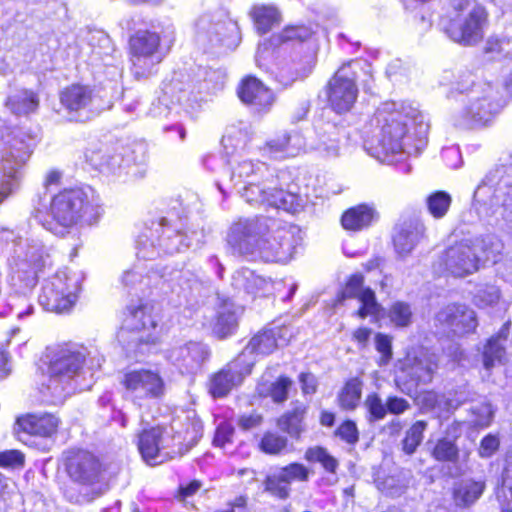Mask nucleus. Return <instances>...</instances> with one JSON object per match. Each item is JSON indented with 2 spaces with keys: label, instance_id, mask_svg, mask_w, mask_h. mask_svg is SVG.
Masks as SVG:
<instances>
[{
  "label": "nucleus",
  "instance_id": "f257e3e1",
  "mask_svg": "<svg viewBox=\"0 0 512 512\" xmlns=\"http://www.w3.org/2000/svg\"><path fill=\"white\" fill-rule=\"evenodd\" d=\"M371 139L365 142L380 157L411 154L426 144L428 124L412 103L388 101L382 103L370 120Z\"/></svg>",
  "mask_w": 512,
  "mask_h": 512
},
{
  "label": "nucleus",
  "instance_id": "f03ea898",
  "mask_svg": "<svg viewBox=\"0 0 512 512\" xmlns=\"http://www.w3.org/2000/svg\"><path fill=\"white\" fill-rule=\"evenodd\" d=\"M292 234L273 218L239 219L229 229L227 243L235 253L266 262H287L294 247Z\"/></svg>",
  "mask_w": 512,
  "mask_h": 512
},
{
  "label": "nucleus",
  "instance_id": "7ed1b4c3",
  "mask_svg": "<svg viewBox=\"0 0 512 512\" xmlns=\"http://www.w3.org/2000/svg\"><path fill=\"white\" fill-rule=\"evenodd\" d=\"M201 430L199 422L189 423L185 431L175 430V423L170 430L160 426L143 429L138 435V450L145 462L158 465L186 453L201 437Z\"/></svg>",
  "mask_w": 512,
  "mask_h": 512
},
{
  "label": "nucleus",
  "instance_id": "20e7f679",
  "mask_svg": "<svg viewBox=\"0 0 512 512\" xmlns=\"http://www.w3.org/2000/svg\"><path fill=\"white\" fill-rule=\"evenodd\" d=\"M85 359V349L76 346L61 347L54 352L40 390L46 401L62 404L68 396L83 389L79 378Z\"/></svg>",
  "mask_w": 512,
  "mask_h": 512
},
{
  "label": "nucleus",
  "instance_id": "39448f33",
  "mask_svg": "<svg viewBox=\"0 0 512 512\" xmlns=\"http://www.w3.org/2000/svg\"><path fill=\"white\" fill-rule=\"evenodd\" d=\"M175 40L172 24L153 26L152 30L140 29L129 39L130 71L137 80H145L156 73L158 65Z\"/></svg>",
  "mask_w": 512,
  "mask_h": 512
},
{
  "label": "nucleus",
  "instance_id": "423d86ee",
  "mask_svg": "<svg viewBox=\"0 0 512 512\" xmlns=\"http://www.w3.org/2000/svg\"><path fill=\"white\" fill-rule=\"evenodd\" d=\"M159 316L155 305L140 302L129 305L123 325L118 332V341L129 354L143 353V347L155 343L158 338Z\"/></svg>",
  "mask_w": 512,
  "mask_h": 512
},
{
  "label": "nucleus",
  "instance_id": "0eeeda50",
  "mask_svg": "<svg viewBox=\"0 0 512 512\" xmlns=\"http://www.w3.org/2000/svg\"><path fill=\"white\" fill-rule=\"evenodd\" d=\"M0 240L13 245V280L23 282L22 287L30 290L37 282L38 272L49 258L44 246L35 239L15 237L13 231L6 229L0 230Z\"/></svg>",
  "mask_w": 512,
  "mask_h": 512
},
{
  "label": "nucleus",
  "instance_id": "6e6552de",
  "mask_svg": "<svg viewBox=\"0 0 512 512\" xmlns=\"http://www.w3.org/2000/svg\"><path fill=\"white\" fill-rule=\"evenodd\" d=\"M86 160L100 172L127 181L142 178L145 174L147 149L144 144H136L123 152L89 150Z\"/></svg>",
  "mask_w": 512,
  "mask_h": 512
},
{
  "label": "nucleus",
  "instance_id": "1a4fd4ad",
  "mask_svg": "<svg viewBox=\"0 0 512 512\" xmlns=\"http://www.w3.org/2000/svg\"><path fill=\"white\" fill-rule=\"evenodd\" d=\"M453 15L443 22V29L456 43L471 46L478 43L484 35L487 22L485 8L474 0H453Z\"/></svg>",
  "mask_w": 512,
  "mask_h": 512
},
{
  "label": "nucleus",
  "instance_id": "9d476101",
  "mask_svg": "<svg viewBox=\"0 0 512 512\" xmlns=\"http://www.w3.org/2000/svg\"><path fill=\"white\" fill-rule=\"evenodd\" d=\"M32 139L15 128L0 139V203L13 191L17 173L29 159Z\"/></svg>",
  "mask_w": 512,
  "mask_h": 512
},
{
  "label": "nucleus",
  "instance_id": "9b49d317",
  "mask_svg": "<svg viewBox=\"0 0 512 512\" xmlns=\"http://www.w3.org/2000/svg\"><path fill=\"white\" fill-rule=\"evenodd\" d=\"M157 235V246L147 234H143L137 241V256L142 259H154L162 250L165 254H174L188 249L194 242L198 243L203 237L202 231L182 232L170 226L167 218H161L151 232Z\"/></svg>",
  "mask_w": 512,
  "mask_h": 512
},
{
  "label": "nucleus",
  "instance_id": "f8f14e48",
  "mask_svg": "<svg viewBox=\"0 0 512 512\" xmlns=\"http://www.w3.org/2000/svg\"><path fill=\"white\" fill-rule=\"evenodd\" d=\"M84 276L67 268L48 278L39 296L40 304L47 311L64 313L71 310L78 299Z\"/></svg>",
  "mask_w": 512,
  "mask_h": 512
},
{
  "label": "nucleus",
  "instance_id": "ddd939ff",
  "mask_svg": "<svg viewBox=\"0 0 512 512\" xmlns=\"http://www.w3.org/2000/svg\"><path fill=\"white\" fill-rule=\"evenodd\" d=\"M50 211L54 221L62 228L71 227L79 220L91 224L99 215L97 206L82 189L67 190L56 195Z\"/></svg>",
  "mask_w": 512,
  "mask_h": 512
},
{
  "label": "nucleus",
  "instance_id": "4468645a",
  "mask_svg": "<svg viewBox=\"0 0 512 512\" xmlns=\"http://www.w3.org/2000/svg\"><path fill=\"white\" fill-rule=\"evenodd\" d=\"M437 370L438 358L434 353L427 350L408 353L401 362L398 387L406 395L413 396L419 386L432 382Z\"/></svg>",
  "mask_w": 512,
  "mask_h": 512
},
{
  "label": "nucleus",
  "instance_id": "2eb2a0df",
  "mask_svg": "<svg viewBox=\"0 0 512 512\" xmlns=\"http://www.w3.org/2000/svg\"><path fill=\"white\" fill-rule=\"evenodd\" d=\"M357 66H359L357 61L343 64L327 84L328 104L338 114L350 111L357 100L358 87L355 69Z\"/></svg>",
  "mask_w": 512,
  "mask_h": 512
},
{
  "label": "nucleus",
  "instance_id": "dca6fc26",
  "mask_svg": "<svg viewBox=\"0 0 512 512\" xmlns=\"http://www.w3.org/2000/svg\"><path fill=\"white\" fill-rule=\"evenodd\" d=\"M60 103L69 121L85 122L98 114L100 108L94 89L72 84L60 93Z\"/></svg>",
  "mask_w": 512,
  "mask_h": 512
},
{
  "label": "nucleus",
  "instance_id": "f3484780",
  "mask_svg": "<svg viewBox=\"0 0 512 512\" xmlns=\"http://www.w3.org/2000/svg\"><path fill=\"white\" fill-rule=\"evenodd\" d=\"M463 107L454 116V125L462 128H476L487 125L495 113L496 105L491 102L478 86L463 100Z\"/></svg>",
  "mask_w": 512,
  "mask_h": 512
},
{
  "label": "nucleus",
  "instance_id": "a211bd4d",
  "mask_svg": "<svg viewBox=\"0 0 512 512\" xmlns=\"http://www.w3.org/2000/svg\"><path fill=\"white\" fill-rule=\"evenodd\" d=\"M121 383L129 398L139 407L143 400L160 398L165 390L162 377L150 369L130 370L124 374Z\"/></svg>",
  "mask_w": 512,
  "mask_h": 512
},
{
  "label": "nucleus",
  "instance_id": "6ab92c4d",
  "mask_svg": "<svg viewBox=\"0 0 512 512\" xmlns=\"http://www.w3.org/2000/svg\"><path fill=\"white\" fill-rule=\"evenodd\" d=\"M244 185L241 196L251 205L267 204L291 213L297 212L301 207L299 197L294 193L275 190V192L268 194L266 189L269 187H267L265 182L260 183V181Z\"/></svg>",
  "mask_w": 512,
  "mask_h": 512
},
{
  "label": "nucleus",
  "instance_id": "aec40b11",
  "mask_svg": "<svg viewBox=\"0 0 512 512\" xmlns=\"http://www.w3.org/2000/svg\"><path fill=\"white\" fill-rule=\"evenodd\" d=\"M65 469L74 482L82 485L97 483L101 475L99 459L86 450L71 449L65 453Z\"/></svg>",
  "mask_w": 512,
  "mask_h": 512
},
{
  "label": "nucleus",
  "instance_id": "412c9836",
  "mask_svg": "<svg viewBox=\"0 0 512 512\" xmlns=\"http://www.w3.org/2000/svg\"><path fill=\"white\" fill-rule=\"evenodd\" d=\"M438 272H447L455 277H465L478 270L479 258L468 243H458L447 248L439 258Z\"/></svg>",
  "mask_w": 512,
  "mask_h": 512
},
{
  "label": "nucleus",
  "instance_id": "4be33fe9",
  "mask_svg": "<svg viewBox=\"0 0 512 512\" xmlns=\"http://www.w3.org/2000/svg\"><path fill=\"white\" fill-rule=\"evenodd\" d=\"M290 337V330L286 327L264 329L251 338L238 356L243 357L245 363H250L252 370L256 362V355L271 354L277 347L286 345Z\"/></svg>",
  "mask_w": 512,
  "mask_h": 512
},
{
  "label": "nucleus",
  "instance_id": "5701e85b",
  "mask_svg": "<svg viewBox=\"0 0 512 512\" xmlns=\"http://www.w3.org/2000/svg\"><path fill=\"white\" fill-rule=\"evenodd\" d=\"M251 371L250 363H245L243 357L237 356L221 370L211 375L208 384L209 393L214 398L225 397L239 386Z\"/></svg>",
  "mask_w": 512,
  "mask_h": 512
},
{
  "label": "nucleus",
  "instance_id": "b1692460",
  "mask_svg": "<svg viewBox=\"0 0 512 512\" xmlns=\"http://www.w3.org/2000/svg\"><path fill=\"white\" fill-rule=\"evenodd\" d=\"M210 350L204 343L190 341L173 347L166 352V358L182 373L193 374L199 371L208 360Z\"/></svg>",
  "mask_w": 512,
  "mask_h": 512
},
{
  "label": "nucleus",
  "instance_id": "393cba45",
  "mask_svg": "<svg viewBox=\"0 0 512 512\" xmlns=\"http://www.w3.org/2000/svg\"><path fill=\"white\" fill-rule=\"evenodd\" d=\"M435 321L459 335L472 332L477 326L475 312L460 304H450L441 309Z\"/></svg>",
  "mask_w": 512,
  "mask_h": 512
},
{
  "label": "nucleus",
  "instance_id": "a878e982",
  "mask_svg": "<svg viewBox=\"0 0 512 512\" xmlns=\"http://www.w3.org/2000/svg\"><path fill=\"white\" fill-rule=\"evenodd\" d=\"M364 277L362 274H353L343 289V298H357L361 302V307L356 314L364 319L368 316H378L381 311V305L377 302L375 293L370 288H364Z\"/></svg>",
  "mask_w": 512,
  "mask_h": 512
},
{
  "label": "nucleus",
  "instance_id": "bb28decb",
  "mask_svg": "<svg viewBox=\"0 0 512 512\" xmlns=\"http://www.w3.org/2000/svg\"><path fill=\"white\" fill-rule=\"evenodd\" d=\"M305 147V140L298 132H283L268 140L261 152L272 159H284L296 156Z\"/></svg>",
  "mask_w": 512,
  "mask_h": 512
},
{
  "label": "nucleus",
  "instance_id": "cd10ccee",
  "mask_svg": "<svg viewBox=\"0 0 512 512\" xmlns=\"http://www.w3.org/2000/svg\"><path fill=\"white\" fill-rule=\"evenodd\" d=\"M268 167L264 162L253 161L245 156L238 155L229 161V179L233 186L260 181Z\"/></svg>",
  "mask_w": 512,
  "mask_h": 512
},
{
  "label": "nucleus",
  "instance_id": "c85d7f7f",
  "mask_svg": "<svg viewBox=\"0 0 512 512\" xmlns=\"http://www.w3.org/2000/svg\"><path fill=\"white\" fill-rule=\"evenodd\" d=\"M238 95L243 103L258 112L268 110L274 102L272 92L261 81L251 76L241 82Z\"/></svg>",
  "mask_w": 512,
  "mask_h": 512
},
{
  "label": "nucleus",
  "instance_id": "c756f323",
  "mask_svg": "<svg viewBox=\"0 0 512 512\" xmlns=\"http://www.w3.org/2000/svg\"><path fill=\"white\" fill-rule=\"evenodd\" d=\"M486 488L485 481L464 478L456 482L452 490V498L456 507L465 509L473 506L482 496Z\"/></svg>",
  "mask_w": 512,
  "mask_h": 512
},
{
  "label": "nucleus",
  "instance_id": "7c9ffc66",
  "mask_svg": "<svg viewBox=\"0 0 512 512\" xmlns=\"http://www.w3.org/2000/svg\"><path fill=\"white\" fill-rule=\"evenodd\" d=\"M16 425L25 433L49 437L56 433L59 419L53 414H30L20 417L16 421Z\"/></svg>",
  "mask_w": 512,
  "mask_h": 512
},
{
  "label": "nucleus",
  "instance_id": "2f4dec72",
  "mask_svg": "<svg viewBox=\"0 0 512 512\" xmlns=\"http://www.w3.org/2000/svg\"><path fill=\"white\" fill-rule=\"evenodd\" d=\"M509 335V323L503 325L497 335L491 337L483 350V365L486 370H491L496 365L504 364L506 352L503 342Z\"/></svg>",
  "mask_w": 512,
  "mask_h": 512
},
{
  "label": "nucleus",
  "instance_id": "473e14b6",
  "mask_svg": "<svg viewBox=\"0 0 512 512\" xmlns=\"http://www.w3.org/2000/svg\"><path fill=\"white\" fill-rule=\"evenodd\" d=\"M424 236V227L420 224H406L398 228L393 242L397 254L406 257Z\"/></svg>",
  "mask_w": 512,
  "mask_h": 512
},
{
  "label": "nucleus",
  "instance_id": "72a5a7b5",
  "mask_svg": "<svg viewBox=\"0 0 512 512\" xmlns=\"http://www.w3.org/2000/svg\"><path fill=\"white\" fill-rule=\"evenodd\" d=\"M378 218L377 211L369 205L360 204L348 209L342 216L344 229L360 231L369 227Z\"/></svg>",
  "mask_w": 512,
  "mask_h": 512
},
{
  "label": "nucleus",
  "instance_id": "f704fd0d",
  "mask_svg": "<svg viewBox=\"0 0 512 512\" xmlns=\"http://www.w3.org/2000/svg\"><path fill=\"white\" fill-rule=\"evenodd\" d=\"M232 285L254 296L263 295L270 287V282L257 275L254 271L244 268L234 273Z\"/></svg>",
  "mask_w": 512,
  "mask_h": 512
},
{
  "label": "nucleus",
  "instance_id": "c9c22d12",
  "mask_svg": "<svg viewBox=\"0 0 512 512\" xmlns=\"http://www.w3.org/2000/svg\"><path fill=\"white\" fill-rule=\"evenodd\" d=\"M416 405H418L422 412H434L438 418L444 417L445 414L450 413L452 404L443 394H438L432 390L418 391L412 396Z\"/></svg>",
  "mask_w": 512,
  "mask_h": 512
},
{
  "label": "nucleus",
  "instance_id": "e433bc0d",
  "mask_svg": "<svg viewBox=\"0 0 512 512\" xmlns=\"http://www.w3.org/2000/svg\"><path fill=\"white\" fill-rule=\"evenodd\" d=\"M39 99L36 93L28 89H18L10 94L5 106L15 115H28L36 111Z\"/></svg>",
  "mask_w": 512,
  "mask_h": 512
},
{
  "label": "nucleus",
  "instance_id": "4c0bfd02",
  "mask_svg": "<svg viewBox=\"0 0 512 512\" xmlns=\"http://www.w3.org/2000/svg\"><path fill=\"white\" fill-rule=\"evenodd\" d=\"M292 383L289 377L280 376L274 382H259L256 391L261 397H270L275 403H283L288 399V392Z\"/></svg>",
  "mask_w": 512,
  "mask_h": 512
},
{
  "label": "nucleus",
  "instance_id": "58836bf2",
  "mask_svg": "<svg viewBox=\"0 0 512 512\" xmlns=\"http://www.w3.org/2000/svg\"><path fill=\"white\" fill-rule=\"evenodd\" d=\"M306 406L296 403L292 411L285 413L278 420L279 428L293 438H299L304 428L302 425Z\"/></svg>",
  "mask_w": 512,
  "mask_h": 512
},
{
  "label": "nucleus",
  "instance_id": "ea45409f",
  "mask_svg": "<svg viewBox=\"0 0 512 512\" xmlns=\"http://www.w3.org/2000/svg\"><path fill=\"white\" fill-rule=\"evenodd\" d=\"M237 310L231 303H225L218 311L213 326L214 333L220 338L231 334L237 325Z\"/></svg>",
  "mask_w": 512,
  "mask_h": 512
},
{
  "label": "nucleus",
  "instance_id": "a19ab883",
  "mask_svg": "<svg viewBox=\"0 0 512 512\" xmlns=\"http://www.w3.org/2000/svg\"><path fill=\"white\" fill-rule=\"evenodd\" d=\"M375 483L379 491L390 497L401 496L408 487V481L402 473L378 476Z\"/></svg>",
  "mask_w": 512,
  "mask_h": 512
},
{
  "label": "nucleus",
  "instance_id": "79ce46f5",
  "mask_svg": "<svg viewBox=\"0 0 512 512\" xmlns=\"http://www.w3.org/2000/svg\"><path fill=\"white\" fill-rule=\"evenodd\" d=\"M362 395V382L352 378L346 382L338 395V402L344 410H354L360 402Z\"/></svg>",
  "mask_w": 512,
  "mask_h": 512
},
{
  "label": "nucleus",
  "instance_id": "37998d69",
  "mask_svg": "<svg viewBox=\"0 0 512 512\" xmlns=\"http://www.w3.org/2000/svg\"><path fill=\"white\" fill-rule=\"evenodd\" d=\"M431 455L440 462L456 463L459 459V449L452 438L442 437L436 441Z\"/></svg>",
  "mask_w": 512,
  "mask_h": 512
},
{
  "label": "nucleus",
  "instance_id": "c03bdc74",
  "mask_svg": "<svg viewBox=\"0 0 512 512\" xmlns=\"http://www.w3.org/2000/svg\"><path fill=\"white\" fill-rule=\"evenodd\" d=\"M252 16L257 30L262 34L268 32L279 21V12L273 6H256Z\"/></svg>",
  "mask_w": 512,
  "mask_h": 512
},
{
  "label": "nucleus",
  "instance_id": "a18cd8bd",
  "mask_svg": "<svg viewBox=\"0 0 512 512\" xmlns=\"http://www.w3.org/2000/svg\"><path fill=\"white\" fill-rule=\"evenodd\" d=\"M451 203V195L445 191H435L426 198L427 209L435 219L443 218L449 211Z\"/></svg>",
  "mask_w": 512,
  "mask_h": 512
},
{
  "label": "nucleus",
  "instance_id": "49530a36",
  "mask_svg": "<svg viewBox=\"0 0 512 512\" xmlns=\"http://www.w3.org/2000/svg\"><path fill=\"white\" fill-rule=\"evenodd\" d=\"M283 480L291 485L293 482H307L312 471L302 463L293 462L276 470Z\"/></svg>",
  "mask_w": 512,
  "mask_h": 512
},
{
  "label": "nucleus",
  "instance_id": "de8ad7c7",
  "mask_svg": "<svg viewBox=\"0 0 512 512\" xmlns=\"http://www.w3.org/2000/svg\"><path fill=\"white\" fill-rule=\"evenodd\" d=\"M427 422L424 420L416 421L406 432L402 441L403 451L411 455L423 440V433L427 428Z\"/></svg>",
  "mask_w": 512,
  "mask_h": 512
},
{
  "label": "nucleus",
  "instance_id": "09e8293b",
  "mask_svg": "<svg viewBox=\"0 0 512 512\" xmlns=\"http://www.w3.org/2000/svg\"><path fill=\"white\" fill-rule=\"evenodd\" d=\"M304 458L308 462L320 463L330 473H335L338 468V461L325 448L319 446L308 448Z\"/></svg>",
  "mask_w": 512,
  "mask_h": 512
},
{
  "label": "nucleus",
  "instance_id": "8fccbe9b",
  "mask_svg": "<svg viewBox=\"0 0 512 512\" xmlns=\"http://www.w3.org/2000/svg\"><path fill=\"white\" fill-rule=\"evenodd\" d=\"M388 318L396 327H406L410 325L412 319L410 305L401 301L393 303L389 308Z\"/></svg>",
  "mask_w": 512,
  "mask_h": 512
},
{
  "label": "nucleus",
  "instance_id": "3c124183",
  "mask_svg": "<svg viewBox=\"0 0 512 512\" xmlns=\"http://www.w3.org/2000/svg\"><path fill=\"white\" fill-rule=\"evenodd\" d=\"M264 485L267 492L279 499L284 500L290 496V485L283 480L277 471L266 477Z\"/></svg>",
  "mask_w": 512,
  "mask_h": 512
},
{
  "label": "nucleus",
  "instance_id": "603ef678",
  "mask_svg": "<svg viewBox=\"0 0 512 512\" xmlns=\"http://www.w3.org/2000/svg\"><path fill=\"white\" fill-rule=\"evenodd\" d=\"M288 440L274 432H267L260 441V449L266 454L277 455L287 447Z\"/></svg>",
  "mask_w": 512,
  "mask_h": 512
},
{
  "label": "nucleus",
  "instance_id": "864d4df0",
  "mask_svg": "<svg viewBox=\"0 0 512 512\" xmlns=\"http://www.w3.org/2000/svg\"><path fill=\"white\" fill-rule=\"evenodd\" d=\"M8 306L18 319L22 320L31 316L34 312L33 305L29 302L25 294H12L8 299Z\"/></svg>",
  "mask_w": 512,
  "mask_h": 512
},
{
  "label": "nucleus",
  "instance_id": "5fc2aeb1",
  "mask_svg": "<svg viewBox=\"0 0 512 512\" xmlns=\"http://www.w3.org/2000/svg\"><path fill=\"white\" fill-rule=\"evenodd\" d=\"M485 53L491 54V58L512 56V41L507 38L491 37L485 45Z\"/></svg>",
  "mask_w": 512,
  "mask_h": 512
},
{
  "label": "nucleus",
  "instance_id": "6e6d98bb",
  "mask_svg": "<svg viewBox=\"0 0 512 512\" xmlns=\"http://www.w3.org/2000/svg\"><path fill=\"white\" fill-rule=\"evenodd\" d=\"M276 70V78L284 86L291 85L295 80L305 77L308 73L300 70L294 64L287 63H277Z\"/></svg>",
  "mask_w": 512,
  "mask_h": 512
},
{
  "label": "nucleus",
  "instance_id": "4d7b16f0",
  "mask_svg": "<svg viewBox=\"0 0 512 512\" xmlns=\"http://www.w3.org/2000/svg\"><path fill=\"white\" fill-rule=\"evenodd\" d=\"M364 406L369 413L370 422L382 420L387 414L386 403H383L377 393L367 395Z\"/></svg>",
  "mask_w": 512,
  "mask_h": 512
},
{
  "label": "nucleus",
  "instance_id": "13d9d810",
  "mask_svg": "<svg viewBox=\"0 0 512 512\" xmlns=\"http://www.w3.org/2000/svg\"><path fill=\"white\" fill-rule=\"evenodd\" d=\"M142 272H143V268L140 267L139 265L135 266L131 270L125 271L121 278L122 284L126 288H131V289L132 288L142 289L143 286H148L150 283L149 276L144 277L142 275Z\"/></svg>",
  "mask_w": 512,
  "mask_h": 512
},
{
  "label": "nucleus",
  "instance_id": "bf43d9fd",
  "mask_svg": "<svg viewBox=\"0 0 512 512\" xmlns=\"http://www.w3.org/2000/svg\"><path fill=\"white\" fill-rule=\"evenodd\" d=\"M375 348L380 354L379 364L381 366L387 365L393 356L392 337L383 333H377L375 335Z\"/></svg>",
  "mask_w": 512,
  "mask_h": 512
},
{
  "label": "nucleus",
  "instance_id": "052dcab7",
  "mask_svg": "<svg viewBox=\"0 0 512 512\" xmlns=\"http://www.w3.org/2000/svg\"><path fill=\"white\" fill-rule=\"evenodd\" d=\"M472 414L475 418L472 420L474 426L487 427L491 423L493 417V409L491 404L483 402L471 408Z\"/></svg>",
  "mask_w": 512,
  "mask_h": 512
},
{
  "label": "nucleus",
  "instance_id": "680f3d73",
  "mask_svg": "<svg viewBox=\"0 0 512 512\" xmlns=\"http://www.w3.org/2000/svg\"><path fill=\"white\" fill-rule=\"evenodd\" d=\"M499 298V289L493 285H486L485 287L480 288L475 295V304L484 308L497 303Z\"/></svg>",
  "mask_w": 512,
  "mask_h": 512
},
{
  "label": "nucleus",
  "instance_id": "e2e57ef3",
  "mask_svg": "<svg viewBox=\"0 0 512 512\" xmlns=\"http://www.w3.org/2000/svg\"><path fill=\"white\" fill-rule=\"evenodd\" d=\"M453 77V72L445 71L442 76L441 84L451 85L455 90L459 91L460 93H463L468 91L469 87L474 83L471 74L459 76V79L456 82L452 81Z\"/></svg>",
  "mask_w": 512,
  "mask_h": 512
},
{
  "label": "nucleus",
  "instance_id": "0e129e2a",
  "mask_svg": "<svg viewBox=\"0 0 512 512\" xmlns=\"http://www.w3.org/2000/svg\"><path fill=\"white\" fill-rule=\"evenodd\" d=\"M336 435L339 436L343 441L351 445L357 443L359 439L357 426L351 420H347L344 423H342L338 427Z\"/></svg>",
  "mask_w": 512,
  "mask_h": 512
},
{
  "label": "nucleus",
  "instance_id": "69168bd1",
  "mask_svg": "<svg viewBox=\"0 0 512 512\" xmlns=\"http://www.w3.org/2000/svg\"><path fill=\"white\" fill-rule=\"evenodd\" d=\"M24 464V455L18 450H7L0 453V466L17 468Z\"/></svg>",
  "mask_w": 512,
  "mask_h": 512
},
{
  "label": "nucleus",
  "instance_id": "338daca9",
  "mask_svg": "<svg viewBox=\"0 0 512 512\" xmlns=\"http://www.w3.org/2000/svg\"><path fill=\"white\" fill-rule=\"evenodd\" d=\"M234 433V428L229 423H221L216 429L213 443L215 446L224 447L231 441Z\"/></svg>",
  "mask_w": 512,
  "mask_h": 512
},
{
  "label": "nucleus",
  "instance_id": "774afa93",
  "mask_svg": "<svg viewBox=\"0 0 512 512\" xmlns=\"http://www.w3.org/2000/svg\"><path fill=\"white\" fill-rule=\"evenodd\" d=\"M410 407V403L401 397L389 396L386 400L387 412L394 415L403 414L405 411L410 409Z\"/></svg>",
  "mask_w": 512,
  "mask_h": 512
}]
</instances>
